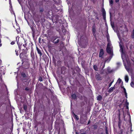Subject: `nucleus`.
Masks as SVG:
<instances>
[{
    "mask_svg": "<svg viewBox=\"0 0 134 134\" xmlns=\"http://www.w3.org/2000/svg\"><path fill=\"white\" fill-rule=\"evenodd\" d=\"M106 51L107 53L110 54V59L109 60H110L113 57V47L111 46V44H110L109 42L108 43L106 48Z\"/></svg>",
    "mask_w": 134,
    "mask_h": 134,
    "instance_id": "1",
    "label": "nucleus"
},
{
    "mask_svg": "<svg viewBox=\"0 0 134 134\" xmlns=\"http://www.w3.org/2000/svg\"><path fill=\"white\" fill-rule=\"evenodd\" d=\"M17 43L18 45L19 48L20 49L22 48V47H24V48H25L26 46V43H25V44H23L20 43L19 41H18Z\"/></svg>",
    "mask_w": 134,
    "mask_h": 134,
    "instance_id": "2",
    "label": "nucleus"
},
{
    "mask_svg": "<svg viewBox=\"0 0 134 134\" xmlns=\"http://www.w3.org/2000/svg\"><path fill=\"white\" fill-rule=\"evenodd\" d=\"M95 77L96 80L98 81L101 80L102 79V77L98 74H96Z\"/></svg>",
    "mask_w": 134,
    "mask_h": 134,
    "instance_id": "3",
    "label": "nucleus"
},
{
    "mask_svg": "<svg viewBox=\"0 0 134 134\" xmlns=\"http://www.w3.org/2000/svg\"><path fill=\"white\" fill-rule=\"evenodd\" d=\"M104 54V53L103 50L102 49H101L100 50L99 53V57H102V58L103 57H102V56Z\"/></svg>",
    "mask_w": 134,
    "mask_h": 134,
    "instance_id": "4",
    "label": "nucleus"
},
{
    "mask_svg": "<svg viewBox=\"0 0 134 134\" xmlns=\"http://www.w3.org/2000/svg\"><path fill=\"white\" fill-rule=\"evenodd\" d=\"M102 12L103 16V17L104 19H105L106 18V12L104 9H102Z\"/></svg>",
    "mask_w": 134,
    "mask_h": 134,
    "instance_id": "5",
    "label": "nucleus"
},
{
    "mask_svg": "<svg viewBox=\"0 0 134 134\" xmlns=\"http://www.w3.org/2000/svg\"><path fill=\"white\" fill-rule=\"evenodd\" d=\"M36 49L38 53L39 54L40 56L41 57L42 55V53L41 50L40 49L38 48L37 47H36Z\"/></svg>",
    "mask_w": 134,
    "mask_h": 134,
    "instance_id": "6",
    "label": "nucleus"
},
{
    "mask_svg": "<svg viewBox=\"0 0 134 134\" xmlns=\"http://www.w3.org/2000/svg\"><path fill=\"white\" fill-rule=\"evenodd\" d=\"M56 39L57 38L55 39L54 40L52 41V42L55 43H58L59 42V39H57V40L56 41H55Z\"/></svg>",
    "mask_w": 134,
    "mask_h": 134,
    "instance_id": "7",
    "label": "nucleus"
},
{
    "mask_svg": "<svg viewBox=\"0 0 134 134\" xmlns=\"http://www.w3.org/2000/svg\"><path fill=\"white\" fill-rule=\"evenodd\" d=\"M23 108L25 111H26L27 110V107L26 105L24 104L23 105Z\"/></svg>",
    "mask_w": 134,
    "mask_h": 134,
    "instance_id": "8",
    "label": "nucleus"
},
{
    "mask_svg": "<svg viewBox=\"0 0 134 134\" xmlns=\"http://www.w3.org/2000/svg\"><path fill=\"white\" fill-rule=\"evenodd\" d=\"M129 78L127 75H126L125 77V80L126 82H127L128 81Z\"/></svg>",
    "mask_w": 134,
    "mask_h": 134,
    "instance_id": "9",
    "label": "nucleus"
},
{
    "mask_svg": "<svg viewBox=\"0 0 134 134\" xmlns=\"http://www.w3.org/2000/svg\"><path fill=\"white\" fill-rule=\"evenodd\" d=\"M93 68L96 71H97L98 70V68H97V66L96 65H94Z\"/></svg>",
    "mask_w": 134,
    "mask_h": 134,
    "instance_id": "10",
    "label": "nucleus"
},
{
    "mask_svg": "<svg viewBox=\"0 0 134 134\" xmlns=\"http://www.w3.org/2000/svg\"><path fill=\"white\" fill-rule=\"evenodd\" d=\"M102 99V97L100 96H99L97 97V100H100Z\"/></svg>",
    "mask_w": 134,
    "mask_h": 134,
    "instance_id": "11",
    "label": "nucleus"
},
{
    "mask_svg": "<svg viewBox=\"0 0 134 134\" xmlns=\"http://www.w3.org/2000/svg\"><path fill=\"white\" fill-rule=\"evenodd\" d=\"M73 114L74 115V116L75 117V118H76L77 120H78L79 119V118L78 116L77 115L75 114L74 113H73Z\"/></svg>",
    "mask_w": 134,
    "mask_h": 134,
    "instance_id": "12",
    "label": "nucleus"
},
{
    "mask_svg": "<svg viewBox=\"0 0 134 134\" xmlns=\"http://www.w3.org/2000/svg\"><path fill=\"white\" fill-rule=\"evenodd\" d=\"M72 98L74 99H75L76 98V95L75 94H73L72 95Z\"/></svg>",
    "mask_w": 134,
    "mask_h": 134,
    "instance_id": "13",
    "label": "nucleus"
},
{
    "mask_svg": "<svg viewBox=\"0 0 134 134\" xmlns=\"http://www.w3.org/2000/svg\"><path fill=\"white\" fill-rule=\"evenodd\" d=\"M131 37L132 38H134V29L132 31V33L131 34Z\"/></svg>",
    "mask_w": 134,
    "mask_h": 134,
    "instance_id": "14",
    "label": "nucleus"
},
{
    "mask_svg": "<svg viewBox=\"0 0 134 134\" xmlns=\"http://www.w3.org/2000/svg\"><path fill=\"white\" fill-rule=\"evenodd\" d=\"M114 89H115L114 87H111L109 89V91L110 92H112Z\"/></svg>",
    "mask_w": 134,
    "mask_h": 134,
    "instance_id": "15",
    "label": "nucleus"
},
{
    "mask_svg": "<svg viewBox=\"0 0 134 134\" xmlns=\"http://www.w3.org/2000/svg\"><path fill=\"white\" fill-rule=\"evenodd\" d=\"M21 75L23 77H26V75L24 73V72L22 73H21Z\"/></svg>",
    "mask_w": 134,
    "mask_h": 134,
    "instance_id": "16",
    "label": "nucleus"
},
{
    "mask_svg": "<svg viewBox=\"0 0 134 134\" xmlns=\"http://www.w3.org/2000/svg\"><path fill=\"white\" fill-rule=\"evenodd\" d=\"M109 2L110 5L111 4V5H112L113 3V0H109Z\"/></svg>",
    "mask_w": 134,
    "mask_h": 134,
    "instance_id": "17",
    "label": "nucleus"
},
{
    "mask_svg": "<svg viewBox=\"0 0 134 134\" xmlns=\"http://www.w3.org/2000/svg\"><path fill=\"white\" fill-rule=\"evenodd\" d=\"M110 59V57L108 58H107L106 59V60H105V62H109L110 61V60H109V59Z\"/></svg>",
    "mask_w": 134,
    "mask_h": 134,
    "instance_id": "18",
    "label": "nucleus"
},
{
    "mask_svg": "<svg viewBox=\"0 0 134 134\" xmlns=\"http://www.w3.org/2000/svg\"><path fill=\"white\" fill-rule=\"evenodd\" d=\"M120 51H121V52H122L123 48H122L121 45L120 44Z\"/></svg>",
    "mask_w": 134,
    "mask_h": 134,
    "instance_id": "19",
    "label": "nucleus"
},
{
    "mask_svg": "<svg viewBox=\"0 0 134 134\" xmlns=\"http://www.w3.org/2000/svg\"><path fill=\"white\" fill-rule=\"evenodd\" d=\"M130 85L132 87H134V84L133 82H132L130 83Z\"/></svg>",
    "mask_w": 134,
    "mask_h": 134,
    "instance_id": "20",
    "label": "nucleus"
},
{
    "mask_svg": "<svg viewBox=\"0 0 134 134\" xmlns=\"http://www.w3.org/2000/svg\"><path fill=\"white\" fill-rule=\"evenodd\" d=\"M40 12H42L44 11L43 9L42 8H40Z\"/></svg>",
    "mask_w": 134,
    "mask_h": 134,
    "instance_id": "21",
    "label": "nucleus"
},
{
    "mask_svg": "<svg viewBox=\"0 0 134 134\" xmlns=\"http://www.w3.org/2000/svg\"><path fill=\"white\" fill-rule=\"evenodd\" d=\"M92 30H93V33L94 34L95 33V31H96V30H95V28L94 27H93Z\"/></svg>",
    "mask_w": 134,
    "mask_h": 134,
    "instance_id": "22",
    "label": "nucleus"
},
{
    "mask_svg": "<svg viewBox=\"0 0 134 134\" xmlns=\"http://www.w3.org/2000/svg\"><path fill=\"white\" fill-rule=\"evenodd\" d=\"M121 80L120 78H119L118 80V82L119 83H120L121 82Z\"/></svg>",
    "mask_w": 134,
    "mask_h": 134,
    "instance_id": "23",
    "label": "nucleus"
},
{
    "mask_svg": "<svg viewBox=\"0 0 134 134\" xmlns=\"http://www.w3.org/2000/svg\"><path fill=\"white\" fill-rule=\"evenodd\" d=\"M39 80L40 81H43L42 78L41 77H40L39 78Z\"/></svg>",
    "mask_w": 134,
    "mask_h": 134,
    "instance_id": "24",
    "label": "nucleus"
},
{
    "mask_svg": "<svg viewBox=\"0 0 134 134\" xmlns=\"http://www.w3.org/2000/svg\"><path fill=\"white\" fill-rule=\"evenodd\" d=\"M94 126V129H97V126L96 125H93Z\"/></svg>",
    "mask_w": 134,
    "mask_h": 134,
    "instance_id": "25",
    "label": "nucleus"
},
{
    "mask_svg": "<svg viewBox=\"0 0 134 134\" xmlns=\"http://www.w3.org/2000/svg\"><path fill=\"white\" fill-rule=\"evenodd\" d=\"M124 92L125 93L126 95H126L127 94V93H126V89H125V88H124Z\"/></svg>",
    "mask_w": 134,
    "mask_h": 134,
    "instance_id": "26",
    "label": "nucleus"
},
{
    "mask_svg": "<svg viewBox=\"0 0 134 134\" xmlns=\"http://www.w3.org/2000/svg\"><path fill=\"white\" fill-rule=\"evenodd\" d=\"M129 103L127 101L126 102V106H129Z\"/></svg>",
    "mask_w": 134,
    "mask_h": 134,
    "instance_id": "27",
    "label": "nucleus"
},
{
    "mask_svg": "<svg viewBox=\"0 0 134 134\" xmlns=\"http://www.w3.org/2000/svg\"><path fill=\"white\" fill-rule=\"evenodd\" d=\"M107 41H108V43H109L110 42V44H111V42L110 41V40L109 39H108V40H107Z\"/></svg>",
    "mask_w": 134,
    "mask_h": 134,
    "instance_id": "28",
    "label": "nucleus"
},
{
    "mask_svg": "<svg viewBox=\"0 0 134 134\" xmlns=\"http://www.w3.org/2000/svg\"><path fill=\"white\" fill-rule=\"evenodd\" d=\"M15 44V42L14 41H12L11 43V44H12V45H13L14 44Z\"/></svg>",
    "mask_w": 134,
    "mask_h": 134,
    "instance_id": "29",
    "label": "nucleus"
},
{
    "mask_svg": "<svg viewBox=\"0 0 134 134\" xmlns=\"http://www.w3.org/2000/svg\"><path fill=\"white\" fill-rule=\"evenodd\" d=\"M25 90L26 91H28L29 90V89L28 88L26 87L25 88Z\"/></svg>",
    "mask_w": 134,
    "mask_h": 134,
    "instance_id": "30",
    "label": "nucleus"
},
{
    "mask_svg": "<svg viewBox=\"0 0 134 134\" xmlns=\"http://www.w3.org/2000/svg\"><path fill=\"white\" fill-rule=\"evenodd\" d=\"M113 81H112V82H111L110 83V84H109V86L110 87V86H111V85L112 83H113Z\"/></svg>",
    "mask_w": 134,
    "mask_h": 134,
    "instance_id": "31",
    "label": "nucleus"
},
{
    "mask_svg": "<svg viewBox=\"0 0 134 134\" xmlns=\"http://www.w3.org/2000/svg\"><path fill=\"white\" fill-rule=\"evenodd\" d=\"M119 1V0H115V1L116 3L118 2Z\"/></svg>",
    "mask_w": 134,
    "mask_h": 134,
    "instance_id": "32",
    "label": "nucleus"
},
{
    "mask_svg": "<svg viewBox=\"0 0 134 134\" xmlns=\"http://www.w3.org/2000/svg\"><path fill=\"white\" fill-rule=\"evenodd\" d=\"M106 134H108V131L107 130L106 131Z\"/></svg>",
    "mask_w": 134,
    "mask_h": 134,
    "instance_id": "33",
    "label": "nucleus"
},
{
    "mask_svg": "<svg viewBox=\"0 0 134 134\" xmlns=\"http://www.w3.org/2000/svg\"><path fill=\"white\" fill-rule=\"evenodd\" d=\"M126 107L127 109H128L129 108L128 106H126Z\"/></svg>",
    "mask_w": 134,
    "mask_h": 134,
    "instance_id": "34",
    "label": "nucleus"
},
{
    "mask_svg": "<svg viewBox=\"0 0 134 134\" xmlns=\"http://www.w3.org/2000/svg\"><path fill=\"white\" fill-rule=\"evenodd\" d=\"M16 55H18V53H17V52H16Z\"/></svg>",
    "mask_w": 134,
    "mask_h": 134,
    "instance_id": "35",
    "label": "nucleus"
},
{
    "mask_svg": "<svg viewBox=\"0 0 134 134\" xmlns=\"http://www.w3.org/2000/svg\"><path fill=\"white\" fill-rule=\"evenodd\" d=\"M15 51L16 52V53L17 52L16 50H15Z\"/></svg>",
    "mask_w": 134,
    "mask_h": 134,
    "instance_id": "36",
    "label": "nucleus"
},
{
    "mask_svg": "<svg viewBox=\"0 0 134 134\" xmlns=\"http://www.w3.org/2000/svg\"><path fill=\"white\" fill-rule=\"evenodd\" d=\"M81 134H85V133H81Z\"/></svg>",
    "mask_w": 134,
    "mask_h": 134,
    "instance_id": "37",
    "label": "nucleus"
},
{
    "mask_svg": "<svg viewBox=\"0 0 134 134\" xmlns=\"http://www.w3.org/2000/svg\"><path fill=\"white\" fill-rule=\"evenodd\" d=\"M101 134H103V133H102Z\"/></svg>",
    "mask_w": 134,
    "mask_h": 134,
    "instance_id": "38",
    "label": "nucleus"
}]
</instances>
